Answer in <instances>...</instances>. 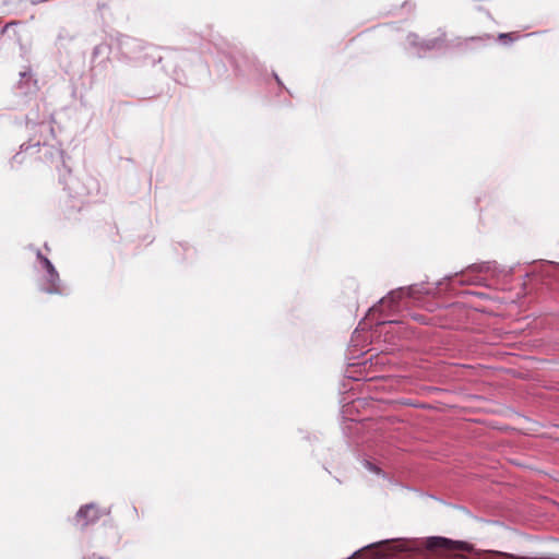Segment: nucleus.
<instances>
[{
  "label": "nucleus",
  "mask_w": 559,
  "mask_h": 559,
  "mask_svg": "<svg viewBox=\"0 0 559 559\" xmlns=\"http://www.w3.org/2000/svg\"><path fill=\"white\" fill-rule=\"evenodd\" d=\"M429 549H444L448 551H468L471 546L464 542H453L444 537H431L427 542Z\"/></svg>",
  "instance_id": "nucleus-1"
},
{
  "label": "nucleus",
  "mask_w": 559,
  "mask_h": 559,
  "mask_svg": "<svg viewBox=\"0 0 559 559\" xmlns=\"http://www.w3.org/2000/svg\"><path fill=\"white\" fill-rule=\"evenodd\" d=\"M99 519V510L95 504H86L80 508L76 513V522L82 527H86L92 523H95Z\"/></svg>",
  "instance_id": "nucleus-2"
},
{
  "label": "nucleus",
  "mask_w": 559,
  "mask_h": 559,
  "mask_svg": "<svg viewBox=\"0 0 559 559\" xmlns=\"http://www.w3.org/2000/svg\"><path fill=\"white\" fill-rule=\"evenodd\" d=\"M47 282L48 285L44 288L49 294H60L61 289L59 287V274L57 271L51 273H47Z\"/></svg>",
  "instance_id": "nucleus-3"
},
{
  "label": "nucleus",
  "mask_w": 559,
  "mask_h": 559,
  "mask_svg": "<svg viewBox=\"0 0 559 559\" xmlns=\"http://www.w3.org/2000/svg\"><path fill=\"white\" fill-rule=\"evenodd\" d=\"M377 547L376 546H368L357 552L350 558V559H374Z\"/></svg>",
  "instance_id": "nucleus-4"
},
{
  "label": "nucleus",
  "mask_w": 559,
  "mask_h": 559,
  "mask_svg": "<svg viewBox=\"0 0 559 559\" xmlns=\"http://www.w3.org/2000/svg\"><path fill=\"white\" fill-rule=\"evenodd\" d=\"M38 257L41 260L47 273H51V272L56 271L52 263L46 257H43L41 254H38Z\"/></svg>",
  "instance_id": "nucleus-5"
},
{
  "label": "nucleus",
  "mask_w": 559,
  "mask_h": 559,
  "mask_svg": "<svg viewBox=\"0 0 559 559\" xmlns=\"http://www.w3.org/2000/svg\"><path fill=\"white\" fill-rule=\"evenodd\" d=\"M402 292H392L390 295V298L392 300H396L397 298H401Z\"/></svg>",
  "instance_id": "nucleus-6"
},
{
  "label": "nucleus",
  "mask_w": 559,
  "mask_h": 559,
  "mask_svg": "<svg viewBox=\"0 0 559 559\" xmlns=\"http://www.w3.org/2000/svg\"><path fill=\"white\" fill-rule=\"evenodd\" d=\"M513 35H514V34H500V35H499V38H500V39L509 38V39H511V40H512V39H513V37H512Z\"/></svg>",
  "instance_id": "nucleus-7"
},
{
  "label": "nucleus",
  "mask_w": 559,
  "mask_h": 559,
  "mask_svg": "<svg viewBox=\"0 0 559 559\" xmlns=\"http://www.w3.org/2000/svg\"><path fill=\"white\" fill-rule=\"evenodd\" d=\"M13 24H15V22L7 23V24L4 25V27L2 28V33H5V32L9 29V27H10L11 25H13Z\"/></svg>",
  "instance_id": "nucleus-8"
}]
</instances>
